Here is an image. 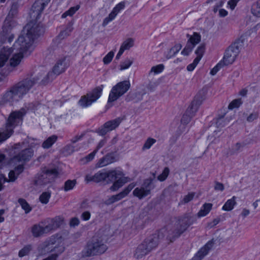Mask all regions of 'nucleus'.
Segmentation results:
<instances>
[{
  "mask_svg": "<svg viewBox=\"0 0 260 260\" xmlns=\"http://www.w3.org/2000/svg\"><path fill=\"white\" fill-rule=\"evenodd\" d=\"M170 173V170L169 168L165 167L162 172L159 175L157 176V180L160 181H165L168 177Z\"/></svg>",
  "mask_w": 260,
  "mask_h": 260,
  "instance_id": "obj_43",
  "label": "nucleus"
},
{
  "mask_svg": "<svg viewBox=\"0 0 260 260\" xmlns=\"http://www.w3.org/2000/svg\"><path fill=\"white\" fill-rule=\"evenodd\" d=\"M182 45L181 44H177L174 46L172 47L170 51L168 52L166 55V57L168 59L171 58V57L175 56L181 49Z\"/></svg>",
  "mask_w": 260,
  "mask_h": 260,
  "instance_id": "obj_29",
  "label": "nucleus"
},
{
  "mask_svg": "<svg viewBox=\"0 0 260 260\" xmlns=\"http://www.w3.org/2000/svg\"><path fill=\"white\" fill-rule=\"evenodd\" d=\"M42 77V74L35 77H27L10 87L3 94L0 101V106H12L14 103L21 100L23 96L40 81V85H46L54 80L56 76L52 72H49L43 78Z\"/></svg>",
  "mask_w": 260,
  "mask_h": 260,
  "instance_id": "obj_3",
  "label": "nucleus"
},
{
  "mask_svg": "<svg viewBox=\"0 0 260 260\" xmlns=\"http://www.w3.org/2000/svg\"><path fill=\"white\" fill-rule=\"evenodd\" d=\"M235 197H233L232 199L228 200L222 207V210L224 211H231L236 205Z\"/></svg>",
  "mask_w": 260,
  "mask_h": 260,
  "instance_id": "obj_33",
  "label": "nucleus"
},
{
  "mask_svg": "<svg viewBox=\"0 0 260 260\" xmlns=\"http://www.w3.org/2000/svg\"><path fill=\"white\" fill-rule=\"evenodd\" d=\"M68 67V64L66 61V57H63L57 60L51 71L56 77L62 73L64 72Z\"/></svg>",
  "mask_w": 260,
  "mask_h": 260,
  "instance_id": "obj_15",
  "label": "nucleus"
},
{
  "mask_svg": "<svg viewBox=\"0 0 260 260\" xmlns=\"http://www.w3.org/2000/svg\"><path fill=\"white\" fill-rule=\"evenodd\" d=\"M202 98L200 97V95H196L181 118V122L182 124H187L190 121L191 118L195 115L199 107L202 104Z\"/></svg>",
  "mask_w": 260,
  "mask_h": 260,
  "instance_id": "obj_11",
  "label": "nucleus"
},
{
  "mask_svg": "<svg viewBox=\"0 0 260 260\" xmlns=\"http://www.w3.org/2000/svg\"><path fill=\"white\" fill-rule=\"evenodd\" d=\"M63 219L59 216H56L53 218H48L44 223L46 224L49 232L54 231L59 228L62 223Z\"/></svg>",
  "mask_w": 260,
  "mask_h": 260,
  "instance_id": "obj_18",
  "label": "nucleus"
},
{
  "mask_svg": "<svg viewBox=\"0 0 260 260\" xmlns=\"http://www.w3.org/2000/svg\"><path fill=\"white\" fill-rule=\"evenodd\" d=\"M252 12L255 16H260V0L257 2L256 7L252 8Z\"/></svg>",
  "mask_w": 260,
  "mask_h": 260,
  "instance_id": "obj_50",
  "label": "nucleus"
},
{
  "mask_svg": "<svg viewBox=\"0 0 260 260\" xmlns=\"http://www.w3.org/2000/svg\"><path fill=\"white\" fill-rule=\"evenodd\" d=\"M115 154L113 152L107 154L105 156L100 159L97 165L99 167H103L117 161Z\"/></svg>",
  "mask_w": 260,
  "mask_h": 260,
  "instance_id": "obj_20",
  "label": "nucleus"
},
{
  "mask_svg": "<svg viewBox=\"0 0 260 260\" xmlns=\"http://www.w3.org/2000/svg\"><path fill=\"white\" fill-rule=\"evenodd\" d=\"M108 247L102 240L93 237L89 241L85 248V253L87 256L100 255L104 253Z\"/></svg>",
  "mask_w": 260,
  "mask_h": 260,
  "instance_id": "obj_8",
  "label": "nucleus"
},
{
  "mask_svg": "<svg viewBox=\"0 0 260 260\" xmlns=\"http://www.w3.org/2000/svg\"><path fill=\"white\" fill-rule=\"evenodd\" d=\"M77 181L75 179L74 180H68L64 182V186L63 187V190L65 191H68L72 189L75 186Z\"/></svg>",
  "mask_w": 260,
  "mask_h": 260,
  "instance_id": "obj_38",
  "label": "nucleus"
},
{
  "mask_svg": "<svg viewBox=\"0 0 260 260\" xmlns=\"http://www.w3.org/2000/svg\"><path fill=\"white\" fill-rule=\"evenodd\" d=\"M34 154V150L31 148L24 149L15 155L10 160V164L16 165L17 163L24 164L30 160Z\"/></svg>",
  "mask_w": 260,
  "mask_h": 260,
  "instance_id": "obj_13",
  "label": "nucleus"
},
{
  "mask_svg": "<svg viewBox=\"0 0 260 260\" xmlns=\"http://www.w3.org/2000/svg\"><path fill=\"white\" fill-rule=\"evenodd\" d=\"M224 66V63L221 60L218 62L210 71V74L212 75H215L217 72Z\"/></svg>",
  "mask_w": 260,
  "mask_h": 260,
  "instance_id": "obj_47",
  "label": "nucleus"
},
{
  "mask_svg": "<svg viewBox=\"0 0 260 260\" xmlns=\"http://www.w3.org/2000/svg\"><path fill=\"white\" fill-rule=\"evenodd\" d=\"M124 175L123 172L119 170H110L106 172V179L109 182H114L117 178Z\"/></svg>",
  "mask_w": 260,
  "mask_h": 260,
  "instance_id": "obj_23",
  "label": "nucleus"
},
{
  "mask_svg": "<svg viewBox=\"0 0 260 260\" xmlns=\"http://www.w3.org/2000/svg\"><path fill=\"white\" fill-rule=\"evenodd\" d=\"M51 192L50 191H45L43 192L39 197L40 201L44 204H46L48 203L49 199L51 197Z\"/></svg>",
  "mask_w": 260,
  "mask_h": 260,
  "instance_id": "obj_37",
  "label": "nucleus"
},
{
  "mask_svg": "<svg viewBox=\"0 0 260 260\" xmlns=\"http://www.w3.org/2000/svg\"><path fill=\"white\" fill-rule=\"evenodd\" d=\"M196 220V216H191L189 214H185L179 217L171 230H167L166 229H161L145 238L137 247L134 253L135 257L137 259H140L148 254L157 247L161 240L165 236H166V239L170 242H174Z\"/></svg>",
  "mask_w": 260,
  "mask_h": 260,
  "instance_id": "obj_2",
  "label": "nucleus"
},
{
  "mask_svg": "<svg viewBox=\"0 0 260 260\" xmlns=\"http://www.w3.org/2000/svg\"><path fill=\"white\" fill-rule=\"evenodd\" d=\"M96 152L97 150H94L93 152L86 156L85 159L87 160V161H90L92 160L93 159Z\"/></svg>",
  "mask_w": 260,
  "mask_h": 260,
  "instance_id": "obj_62",
  "label": "nucleus"
},
{
  "mask_svg": "<svg viewBox=\"0 0 260 260\" xmlns=\"http://www.w3.org/2000/svg\"><path fill=\"white\" fill-rule=\"evenodd\" d=\"M59 254H52L43 260H56Z\"/></svg>",
  "mask_w": 260,
  "mask_h": 260,
  "instance_id": "obj_64",
  "label": "nucleus"
},
{
  "mask_svg": "<svg viewBox=\"0 0 260 260\" xmlns=\"http://www.w3.org/2000/svg\"><path fill=\"white\" fill-rule=\"evenodd\" d=\"M43 225L40 224H35L31 228V233L34 237L38 238L42 236L44 234H48L49 232L48 227L44 222H42Z\"/></svg>",
  "mask_w": 260,
  "mask_h": 260,
  "instance_id": "obj_16",
  "label": "nucleus"
},
{
  "mask_svg": "<svg viewBox=\"0 0 260 260\" xmlns=\"http://www.w3.org/2000/svg\"><path fill=\"white\" fill-rule=\"evenodd\" d=\"M79 222L80 221L78 218L74 217L71 219L70 224L71 226H77Z\"/></svg>",
  "mask_w": 260,
  "mask_h": 260,
  "instance_id": "obj_61",
  "label": "nucleus"
},
{
  "mask_svg": "<svg viewBox=\"0 0 260 260\" xmlns=\"http://www.w3.org/2000/svg\"><path fill=\"white\" fill-rule=\"evenodd\" d=\"M199 62V61H198V59H194L193 60V61L192 63L188 64L187 66V71H190V72L192 71L194 69V68H196V67L197 66V65L198 64Z\"/></svg>",
  "mask_w": 260,
  "mask_h": 260,
  "instance_id": "obj_53",
  "label": "nucleus"
},
{
  "mask_svg": "<svg viewBox=\"0 0 260 260\" xmlns=\"http://www.w3.org/2000/svg\"><path fill=\"white\" fill-rule=\"evenodd\" d=\"M18 202L21 205L22 208L25 211V213L27 214L30 212L32 208L25 199L20 198L18 199Z\"/></svg>",
  "mask_w": 260,
  "mask_h": 260,
  "instance_id": "obj_35",
  "label": "nucleus"
},
{
  "mask_svg": "<svg viewBox=\"0 0 260 260\" xmlns=\"http://www.w3.org/2000/svg\"><path fill=\"white\" fill-rule=\"evenodd\" d=\"M212 207L211 203H205L203 205V207L198 213V216L199 217L205 216L207 215Z\"/></svg>",
  "mask_w": 260,
  "mask_h": 260,
  "instance_id": "obj_28",
  "label": "nucleus"
},
{
  "mask_svg": "<svg viewBox=\"0 0 260 260\" xmlns=\"http://www.w3.org/2000/svg\"><path fill=\"white\" fill-rule=\"evenodd\" d=\"M134 40L132 38H128L122 43L120 48H123L124 50H128L134 46Z\"/></svg>",
  "mask_w": 260,
  "mask_h": 260,
  "instance_id": "obj_40",
  "label": "nucleus"
},
{
  "mask_svg": "<svg viewBox=\"0 0 260 260\" xmlns=\"http://www.w3.org/2000/svg\"><path fill=\"white\" fill-rule=\"evenodd\" d=\"M240 1V0H230L228 3V5L232 10H233L236 6L238 2Z\"/></svg>",
  "mask_w": 260,
  "mask_h": 260,
  "instance_id": "obj_60",
  "label": "nucleus"
},
{
  "mask_svg": "<svg viewBox=\"0 0 260 260\" xmlns=\"http://www.w3.org/2000/svg\"><path fill=\"white\" fill-rule=\"evenodd\" d=\"M135 186V184L134 183H131L119 193L112 196L114 202L115 203L118 201L127 196L130 191L134 188Z\"/></svg>",
  "mask_w": 260,
  "mask_h": 260,
  "instance_id": "obj_22",
  "label": "nucleus"
},
{
  "mask_svg": "<svg viewBox=\"0 0 260 260\" xmlns=\"http://www.w3.org/2000/svg\"><path fill=\"white\" fill-rule=\"evenodd\" d=\"M50 0H37L33 4L31 10L35 16H39L41 15L45 6L48 5Z\"/></svg>",
  "mask_w": 260,
  "mask_h": 260,
  "instance_id": "obj_17",
  "label": "nucleus"
},
{
  "mask_svg": "<svg viewBox=\"0 0 260 260\" xmlns=\"http://www.w3.org/2000/svg\"><path fill=\"white\" fill-rule=\"evenodd\" d=\"M127 181V178L126 177H123V176H120L113 182V185L110 187V189L113 191H116L126 183Z\"/></svg>",
  "mask_w": 260,
  "mask_h": 260,
  "instance_id": "obj_26",
  "label": "nucleus"
},
{
  "mask_svg": "<svg viewBox=\"0 0 260 260\" xmlns=\"http://www.w3.org/2000/svg\"><path fill=\"white\" fill-rule=\"evenodd\" d=\"M32 250V246L31 245H27L21 249L18 252V256L20 257H23L27 255L30 251Z\"/></svg>",
  "mask_w": 260,
  "mask_h": 260,
  "instance_id": "obj_39",
  "label": "nucleus"
},
{
  "mask_svg": "<svg viewBox=\"0 0 260 260\" xmlns=\"http://www.w3.org/2000/svg\"><path fill=\"white\" fill-rule=\"evenodd\" d=\"M24 168V164L21 163L15 167L13 171H15V173L19 176L23 171Z\"/></svg>",
  "mask_w": 260,
  "mask_h": 260,
  "instance_id": "obj_52",
  "label": "nucleus"
},
{
  "mask_svg": "<svg viewBox=\"0 0 260 260\" xmlns=\"http://www.w3.org/2000/svg\"><path fill=\"white\" fill-rule=\"evenodd\" d=\"M247 144L245 142H237L235 145L232 146L231 149L229 151V154L231 155L237 154L239 152L242 151V148L246 146Z\"/></svg>",
  "mask_w": 260,
  "mask_h": 260,
  "instance_id": "obj_27",
  "label": "nucleus"
},
{
  "mask_svg": "<svg viewBox=\"0 0 260 260\" xmlns=\"http://www.w3.org/2000/svg\"><path fill=\"white\" fill-rule=\"evenodd\" d=\"M73 24V20H71L68 24L66 28L60 32L59 35L56 37V40L59 41L70 36L71 32L73 29L72 27Z\"/></svg>",
  "mask_w": 260,
  "mask_h": 260,
  "instance_id": "obj_24",
  "label": "nucleus"
},
{
  "mask_svg": "<svg viewBox=\"0 0 260 260\" xmlns=\"http://www.w3.org/2000/svg\"><path fill=\"white\" fill-rule=\"evenodd\" d=\"M205 45L204 44H202L198 47L197 49L195 51V53L197 55V57L195 58L196 59H198V61H200L205 53Z\"/></svg>",
  "mask_w": 260,
  "mask_h": 260,
  "instance_id": "obj_34",
  "label": "nucleus"
},
{
  "mask_svg": "<svg viewBox=\"0 0 260 260\" xmlns=\"http://www.w3.org/2000/svg\"><path fill=\"white\" fill-rule=\"evenodd\" d=\"M214 242L209 241L203 247L201 248L192 258V260H201L206 255L213 245Z\"/></svg>",
  "mask_w": 260,
  "mask_h": 260,
  "instance_id": "obj_19",
  "label": "nucleus"
},
{
  "mask_svg": "<svg viewBox=\"0 0 260 260\" xmlns=\"http://www.w3.org/2000/svg\"><path fill=\"white\" fill-rule=\"evenodd\" d=\"M217 127H223L226 124L225 119H224L223 116L219 117L216 122Z\"/></svg>",
  "mask_w": 260,
  "mask_h": 260,
  "instance_id": "obj_51",
  "label": "nucleus"
},
{
  "mask_svg": "<svg viewBox=\"0 0 260 260\" xmlns=\"http://www.w3.org/2000/svg\"><path fill=\"white\" fill-rule=\"evenodd\" d=\"M125 6V3L124 2L119 3L113 8L109 16H116L121 10L124 9Z\"/></svg>",
  "mask_w": 260,
  "mask_h": 260,
  "instance_id": "obj_31",
  "label": "nucleus"
},
{
  "mask_svg": "<svg viewBox=\"0 0 260 260\" xmlns=\"http://www.w3.org/2000/svg\"><path fill=\"white\" fill-rule=\"evenodd\" d=\"M241 99H237L234 100L229 105V109H233L235 108H238L242 104Z\"/></svg>",
  "mask_w": 260,
  "mask_h": 260,
  "instance_id": "obj_44",
  "label": "nucleus"
},
{
  "mask_svg": "<svg viewBox=\"0 0 260 260\" xmlns=\"http://www.w3.org/2000/svg\"><path fill=\"white\" fill-rule=\"evenodd\" d=\"M156 182L153 178H148L144 180L141 187H137L133 191L134 196L138 197L139 199H142L149 194L151 190L155 187L154 183Z\"/></svg>",
  "mask_w": 260,
  "mask_h": 260,
  "instance_id": "obj_10",
  "label": "nucleus"
},
{
  "mask_svg": "<svg viewBox=\"0 0 260 260\" xmlns=\"http://www.w3.org/2000/svg\"><path fill=\"white\" fill-rule=\"evenodd\" d=\"M18 4L17 3H13L11 6L10 11L8 16H14L17 14Z\"/></svg>",
  "mask_w": 260,
  "mask_h": 260,
  "instance_id": "obj_45",
  "label": "nucleus"
},
{
  "mask_svg": "<svg viewBox=\"0 0 260 260\" xmlns=\"http://www.w3.org/2000/svg\"><path fill=\"white\" fill-rule=\"evenodd\" d=\"M186 37L189 38L187 41L190 43H192V44H194L195 46L201 41V36L200 34L196 32H193L192 36L187 34Z\"/></svg>",
  "mask_w": 260,
  "mask_h": 260,
  "instance_id": "obj_30",
  "label": "nucleus"
},
{
  "mask_svg": "<svg viewBox=\"0 0 260 260\" xmlns=\"http://www.w3.org/2000/svg\"><path fill=\"white\" fill-rule=\"evenodd\" d=\"M134 59L133 58H126L121 61L120 64V70H123L128 69L133 63Z\"/></svg>",
  "mask_w": 260,
  "mask_h": 260,
  "instance_id": "obj_36",
  "label": "nucleus"
},
{
  "mask_svg": "<svg viewBox=\"0 0 260 260\" xmlns=\"http://www.w3.org/2000/svg\"><path fill=\"white\" fill-rule=\"evenodd\" d=\"M104 85H101L93 88L91 91L82 96L78 102L79 105L85 108L90 106L93 103L96 101L102 95Z\"/></svg>",
  "mask_w": 260,
  "mask_h": 260,
  "instance_id": "obj_9",
  "label": "nucleus"
},
{
  "mask_svg": "<svg viewBox=\"0 0 260 260\" xmlns=\"http://www.w3.org/2000/svg\"><path fill=\"white\" fill-rule=\"evenodd\" d=\"M216 1H217V2L216 3L213 9V11L214 13H216L218 11L219 8L222 6L224 2L222 0H207L206 1L207 4L213 3Z\"/></svg>",
  "mask_w": 260,
  "mask_h": 260,
  "instance_id": "obj_46",
  "label": "nucleus"
},
{
  "mask_svg": "<svg viewBox=\"0 0 260 260\" xmlns=\"http://www.w3.org/2000/svg\"><path fill=\"white\" fill-rule=\"evenodd\" d=\"M214 188L215 190L222 191L224 189V187L222 183L216 181H215V185Z\"/></svg>",
  "mask_w": 260,
  "mask_h": 260,
  "instance_id": "obj_56",
  "label": "nucleus"
},
{
  "mask_svg": "<svg viewBox=\"0 0 260 260\" xmlns=\"http://www.w3.org/2000/svg\"><path fill=\"white\" fill-rule=\"evenodd\" d=\"M8 181V179L5 177L3 174H0V191H1L4 188V183Z\"/></svg>",
  "mask_w": 260,
  "mask_h": 260,
  "instance_id": "obj_58",
  "label": "nucleus"
},
{
  "mask_svg": "<svg viewBox=\"0 0 260 260\" xmlns=\"http://www.w3.org/2000/svg\"><path fill=\"white\" fill-rule=\"evenodd\" d=\"M24 114L25 113L21 111H15L10 113L6 121L4 132L0 133V143L11 136L14 127L21 124Z\"/></svg>",
  "mask_w": 260,
  "mask_h": 260,
  "instance_id": "obj_4",
  "label": "nucleus"
},
{
  "mask_svg": "<svg viewBox=\"0 0 260 260\" xmlns=\"http://www.w3.org/2000/svg\"><path fill=\"white\" fill-rule=\"evenodd\" d=\"M85 135V133H83L80 136H78V135H77L75 137H74V138H73L71 141L72 142V143H76L77 141H78L79 140H80L82 139V138Z\"/></svg>",
  "mask_w": 260,
  "mask_h": 260,
  "instance_id": "obj_63",
  "label": "nucleus"
},
{
  "mask_svg": "<svg viewBox=\"0 0 260 260\" xmlns=\"http://www.w3.org/2000/svg\"><path fill=\"white\" fill-rule=\"evenodd\" d=\"M80 6L79 5H77L75 7H71L66 12H64L61 16H72L73 15H74L75 12L78 11Z\"/></svg>",
  "mask_w": 260,
  "mask_h": 260,
  "instance_id": "obj_41",
  "label": "nucleus"
},
{
  "mask_svg": "<svg viewBox=\"0 0 260 260\" xmlns=\"http://www.w3.org/2000/svg\"><path fill=\"white\" fill-rule=\"evenodd\" d=\"M18 175L15 173L13 170L10 171L9 173V180L8 182H14L17 178Z\"/></svg>",
  "mask_w": 260,
  "mask_h": 260,
  "instance_id": "obj_54",
  "label": "nucleus"
},
{
  "mask_svg": "<svg viewBox=\"0 0 260 260\" xmlns=\"http://www.w3.org/2000/svg\"><path fill=\"white\" fill-rule=\"evenodd\" d=\"M164 69V66L162 64H159L156 66L152 67L151 69L149 74H150L152 72H154V74H158L161 72Z\"/></svg>",
  "mask_w": 260,
  "mask_h": 260,
  "instance_id": "obj_48",
  "label": "nucleus"
},
{
  "mask_svg": "<svg viewBox=\"0 0 260 260\" xmlns=\"http://www.w3.org/2000/svg\"><path fill=\"white\" fill-rule=\"evenodd\" d=\"M58 172L56 168H44L42 172L35 177L33 184L35 186H44L54 181Z\"/></svg>",
  "mask_w": 260,
  "mask_h": 260,
  "instance_id": "obj_6",
  "label": "nucleus"
},
{
  "mask_svg": "<svg viewBox=\"0 0 260 260\" xmlns=\"http://www.w3.org/2000/svg\"><path fill=\"white\" fill-rule=\"evenodd\" d=\"M122 119L118 117L105 122L102 126L96 130V132L100 136H105L107 133L115 129L121 122Z\"/></svg>",
  "mask_w": 260,
  "mask_h": 260,
  "instance_id": "obj_14",
  "label": "nucleus"
},
{
  "mask_svg": "<svg viewBox=\"0 0 260 260\" xmlns=\"http://www.w3.org/2000/svg\"><path fill=\"white\" fill-rule=\"evenodd\" d=\"M14 17H6L3 26V32L7 33L9 30L11 29L16 25V22L14 20Z\"/></svg>",
  "mask_w": 260,
  "mask_h": 260,
  "instance_id": "obj_25",
  "label": "nucleus"
},
{
  "mask_svg": "<svg viewBox=\"0 0 260 260\" xmlns=\"http://www.w3.org/2000/svg\"><path fill=\"white\" fill-rule=\"evenodd\" d=\"M90 213L89 211H85L81 214V218L82 220L87 221L90 219Z\"/></svg>",
  "mask_w": 260,
  "mask_h": 260,
  "instance_id": "obj_59",
  "label": "nucleus"
},
{
  "mask_svg": "<svg viewBox=\"0 0 260 260\" xmlns=\"http://www.w3.org/2000/svg\"><path fill=\"white\" fill-rule=\"evenodd\" d=\"M194 194H195V193L194 192H190V193H189L186 196H184V197L183 198L184 203H187L189 202H190V201H191L193 199V198L194 196Z\"/></svg>",
  "mask_w": 260,
  "mask_h": 260,
  "instance_id": "obj_55",
  "label": "nucleus"
},
{
  "mask_svg": "<svg viewBox=\"0 0 260 260\" xmlns=\"http://www.w3.org/2000/svg\"><path fill=\"white\" fill-rule=\"evenodd\" d=\"M114 53L112 51L109 52L103 58V62L105 64H109L112 60Z\"/></svg>",
  "mask_w": 260,
  "mask_h": 260,
  "instance_id": "obj_49",
  "label": "nucleus"
},
{
  "mask_svg": "<svg viewBox=\"0 0 260 260\" xmlns=\"http://www.w3.org/2000/svg\"><path fill=\"white\" fill-rule=\"evenodd\" d=\"M106 172L99 171L94 175H87L85 177V181L87 182L93 181L94 182H100L106 180Z\"/></svg>",
  "mask_w": 260,
  "mask_h": 260,
  "instance_id": "obj_21",
  "label": "nucleus"
},
{
  "mask_svg": "<svg viewBox=\"0 0 260 260\" xmlns=\"http://www.w3.org/2000/svg\"><path fill=\"white\" fill-rule=\"evenodd\" d=\"M61 236L58 234L52 236L50 238L43 242L41 245L42 250L44 252H52L53 251L58 252L59 254L64 250L63 246L56 247L53 246L61 242Z\"/></svg>",
  "mask_w": 260,
  "mask_h": 260,
  "instance_id": "obj_12",
  "label": "nucleus"
},
{
  "mask_svg": "<svg viewBox=\"0 0 260 260\" xmlns=\"http://www.w3.org/2000/svg\"><path fill=\"white\" fill-rule=\"evenodd\" d=\"M156 140L153 139V138H149L147 139V140L145 141L143 146L142 147V150L143 151H144L146 149H148L149 148H150V147H151V146L154 144L155 142H156Z\"/></svg>",
  "mask_w": 260,
  "mask_h": 260,
  "instance_id": "obj_42",
  "label": "nucleus"
},
{
  "mask_svg": "<svg viewBox=\"0 0 260 260\" xmlns=\"http://www.w3.org/2000/svg\"><path fill=\"white\" fill-rule=\"evenodd\" d=\"M244 38L241 37L231 45L225 50L224 56L221 60L225 66L232 64L235 60L244 44Z\"/></svg>",
  "mask_w": 260,
  "mask_h": 260,
  "instance_id": "obj_7",
  "label": "nucleus"
},
{
  "mask_svg": "<svg viewBox=\"0 0 260 260\" xmlns=\"http://www.w3.org/2000/svg\"><path fill=\"white\" fill-rule=\"evenodd\" d=\"M57 137L52 135L47 138L42 144V147L44 148H49L56 141Z\"/></svg>",
  "mask_w": 260,
  "mask_h": 260,
  "instance_id": "obj_32",
  "label": "nucleus"
},
{
  "mask_svg": "<svg viewBox=\"0 0 260 260\" xmlns=\"http://www.w3.org/2000/svg\"><path fill=\"white\" fill-rule=\"evenodd\" d=\"M40 18L41 17H35L27 23L24 27V30L26 31L25 36H19L13 47H4L0 51V68L5 64L14 51L16 50V52L10 59V66L8 70L5 71L1 70L0 75L5 76L12 72L20 64L24 54L29 50L34 40L44 34V25L40 20Z\"/></svg>",
  "mask_w": 260,
  "mask_h": 260,
  "instance_id": "obj_1",
  "label": "nucleus"
},
{
  "mask_svg": "<svg viewBox=\"0 0 260 260\" xmlns=\"http://www.w3.org/2000/svg\"><path fill=\"white\" fill-rule=\"evenodd\" d=\"M258 114L257 112H253L251 113L247 118V121L248 122H252L254 120L257 119Z\"/></svg>",
  "mask_w": 260,
  "mask_h": 260,
  "instance_id": "obj_57",
  "label": "nucleus"
},
{
  "mask_svg": "<svg viewBox=\"0 0 260 260\" xmlns=\"http://www.w3.org/2000/svg\"><path fill=\"white\" fill-rule=\"evenodd\" d=\"M130 87L131 84L128 80L120 82L114 86L110 92L106 108L111 107L113 106L112 103L126 93Z\"/></svg>",
  "mask_w": 260,
  "mask_h": 260,
  "instance_id": "obj_5",
  "label": "nucleus"
}]
</instances>
